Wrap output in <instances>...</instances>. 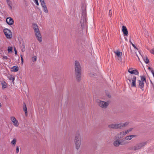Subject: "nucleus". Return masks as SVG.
Listing matches in <instances>:
<instances>
[{
	"label": "nucleus",
	"instance_id": "obj_29",
	"mask_svg": "<svg viewBox=\"0 0 154 154\" xmlns=\"http://www.w3.org/2000/svg\"><path fill=\"white\" fill-rule=\"evenodd\" d=\"M8 78L9 80H10L11 81L12 80L13 82L14 80V78L12 77L11 75H10L8 76Z\"/></svg>",
	"mask_w": 154,
	"mask_h": 154
},
{
	"label": "nucleus",
	"instance_id": "obj_2",
	"mask_svg": "<svg viewBox=\"0 0 154 154\" xmlns=\"http://www.w3.org/2000/svg\"><path fill=\"white\" fill-rule=\"evenodd\" d=\"M146 144V142L138 143L134 146L129 147L128 149L130 150L136 151L143 148Z\"/></svg>",
	"mask_w": 154,
	"mask_h": 154
},
{
	"label": "nucleus",
	"instance_id": "obj_1",
	"mask_svg": "<svg viewBox=\"0 0 154 154\" xmlns=\"http://www.w3.org/2000/svg\"><path fill=\"white\" fill-rule=\"evenodd\" d=\"M75 66L76 79L78 81H80L81 75V67L78 61H75Z\"/></svg>",
	"mask_w": 154,
	"mask_h": 154
},
{
	"label": "nucleus",
	"instance_id": "obj_42",
	"mask_svg": "<svg viewBox=\"0 0 154 154\" xmlns=\"http://www.w3.org/2000/svg\"><path fill=\"white\" fill-rule=\"evenodd\" d=\"M15 55L17 54V50H15Z\"/></svg>",
	"mask_w": 154,
	"mask_h": 154
},
{
	"label": "nucleus",
	"instance_id": "obj_22",
	"mask_svg": "<svg viewBox=\"0 0 154 154\" xmlns=\"http://www.w3.org/2000/svg\"><path fill=\"white\" fill-rule=\"evenodd\" d=\"M20 48L22 52H23L25 51L26 48L24 43H23L21 44Z\"/></svg>",
	"mask_w": 154,
	"mask_h": 154
},
{
	"label": "nucleus",
	"instance_id": "obj_16",
	"mask_svg": "<svg viewBox=\"0 0 154 154\" xmlns=\"http://www.w3.org/2000/svg\"><path fill=\"white\" fill-rule=\"evenodd\" d=\"M121 142H120L119 140H116L114 141L113 143V145L115 146H118L120 145H123Z\"/></svg>",
	"mask_w": 154,
	"mask_h": 154
},
{
	"label": "nucleus",
	"instance_id": "obj_23",
	"mask_svg": "<svg viewBox=\"0 0 154 154\" xmlns=\"http://www.w3.org/2000/svg\"><path fill=\"white\" fill-rule=\"evenodd\" d=\"M1 84L2 88L4 89L7 86V84L5 81H3L2 82Z\"/></svg>",
	"mask_w": 154,
	"mask_h": 154
},
{
	"label": "nucleus",
	"instance_id": "obj_31",
	"mask_svg": "<svg viewBox=\"0 0 154 154\" xmlns=\"http://www.w3.org/2000/svg\"><path fill=\"white\" fill-rule=\"evenodd\" d=\"M17 140L16 139L14 138L13 139V140L11 142V144L13 145L14 146L15 145L16 143V142Z\"/></svg>",
	"mask_w": 154,
	"mask_h": 154
},
{
	"label": "nucleus",
	"instance_id": "obj_38",
	"mask_svg": "<svg viewBox=\"0 0 154 154\" xmlns=\"http://www.w3.org/2000/svg\"><path fill=\"white\" fill-rule=\"evenodd\" d=\"M109 11V16L111 17V16L112 14L111 11V10H110Z\"/></svg>",
	"mask_w": 154,
	"mask_h": 154
},
{
	"label": "nucleus",
	"instance_id": "obj_26",
	"mask_svg": "<svg viewBox=\"0 0 154 154\" xmlns=\"http://www.w3.org/2000/svg\"><path fill=\"white\" fill-rule=\"evenodd\" d=\"M8 51L9 53L12 52V47H8Z\"/></svg>",
	"mask_w": 154,
	"mask_h": 154
},
{
	"label": "nucleus",
	"instance_id": "obj_9",
	"mask_svg": "<svg viewBox=\"0 0 154 154\" xmlns=\"http://www.w3.org/2000/svg\"><path fill=\"white\" fill-rule=\"evenodd\" d=\"M128 122H126L124 123H119L117 124V129L122 128L124 127L125 126L128 124Z\"/></svg>",
	"mask_w": 154,
	"mask_h": 154
},
{
	"label": "nucleus",
	"instance_id": "obj_25",
	"mask_svg": "<svg viewBox=\"0 0 154 154\" xmlns=\"http://www.w3.org/2000/svg\"><path fill=\"white\" fill-rule=\"evenodd\" d=\"M142 57L145 63H146V64H148L149 62V60L148 57H146L145 58L144 57Z\"/></svg>",
	"mask_w": 154,
	"mask_h": 154
},
{
	"label": "nucleus",
	"instance_id": "obj_35",
	"mask_svg": "<svg viewBox=\"0 0 154 154\" xmlns=\"http://www.w3.org/2000/svg\"><path fill=\"white\" fill-rule=\"evenodd\" d=\"M150 52L152 54H154V48L151 50Z\"/></svg>",
	"mask_w": 154,
	"mask_h": 154
},
{
	"label": "nucleus",
	"instance_id": "obj_34",
	"mask_svg": "<svg viewBox=\"0 0 154 154\" xmlns=\"http://www.w3.org/2000/svg\"><path fill=\"white\" fill-rule=\"evenodd\" d=\"M8 58L7 56H4L3 57V59L5 60V61H6V60H7Z\"/></svg>",
	"mask_w": 154,
	"mask_h": 154
},
{
	"label": "nucleus",
	"instance_id": "obj_43",
	"mask_svg": "<svg viewBox=\"0 0 154 154\" xmlns=\"http://www.w3.org/2000/svg\"><path fill=\"white\" fill-rule=\"evenodd\" d=\"M14 51H15V50H16V48H14Z\"/></svg>",
	"mask_w": 154,
	"mask_h": 154
},
{
	"label": "nucleus",
	"instance_id": "obj_39",
	"mask_svg": "<svg viewBox=\"0 0 154 154\" xmlns=\"http://www.w3.org/2000/svg\"><path fill=\"white\" fill-rule=\"evenodd\" d=\"M20 57H21V63L22 64H23V58L22 55H21Z\"/></svg>",
	"mask_w": 154,
	"mask_h": 154
},
{
	"label": "nucleus",
	"instance_id": "obj_15",
	"mask_svg": "<svg viewBox=\"0 0 154 154\" xmlns=\"http://www.w3.org/2000/svg\"><path fill=\"white\" fill-rule=\"evenodd\" d=\"M124 131L121 132L118 134L117 135L119 139H120L123 137L125 134Z\"/></svg>",
	"mask_w": 154,
	"mask_h": 154
},
{
	"label": "nucleus",
	"instance_id": "obj_19",
	"mask_svg": "<svg viewBox=\"0 0 154 154\" xmlns=\"http://www.w3.org/2000/svg\"><path fill=\"white\" fill-rule=\"evenodd\" d=\"M117 124H110L109 125L108 127L109 128H116L117 129Z\"/></svg>",
	"mask_w": 154,
	"mask_h": 154
},
{
	"label": "nucleus",
	"instance_id": "obj_44",
	"mask_svg": "<svg viewBox=\"0 0 154 154\" xmlns=\"http://www.w3.org/2000/svg\"><path fill=\"white\" fill-rule=\"evenodd\" d=\"M108 96L109 97H110V95H108Z\"/></svg>",
	"mask_w": 154,
	"mask_h": 154
},
{
	"label": "nucleus",
	"instance_id": "obj_28",
	"mask_svg": "<svg viewBox=\"0 0 154 154\" xmlns=\"http://www.w3.org/2000/svg\"><path fill=\"white\" fill-rule=\"evenodd\" d=\"M133 129V128H130L129 129H128L125 131V134H128V133H129V132L131 131Z\"/></svg>",
	"mask_w": 154,
	"mask_h": 154
},
{
	"label": "nucleus",
	"instance_id": "obj_18",
	"mask_svg": "<svg viewBox=\"0 0 154 154\" xmlns=\"http://www.w3.org/2000/svg\"><path fill=\"white\" fill-rule=\"evenodd\" d=\"M136 137L135 135H131L127 136L125 137V139L128 140H130L132 139V138Z\"/></svg>",
	"mask_w": 154,
	"mask_h": 154
},
{
	"label": "nucleus",
	"instance_id": "obj_32",
	"mask_svg": "<svg viewBox=\"0 0 154 154\" xmlns=\"http://www.w3.org/2000/svg\"><path fill=\"white\" fill-rule=\"evenodd\" d=\"M37 57L36 56H34L32 58V60L33 62L37 60Z\"/></svg>",
	"mask_w": 154,
	"mask_h": 154
},
{
	"label": "nucleus",
	"instance_id": "obj_3",
	"mask_svg": "<svg viewBox=\"0 0 154 154\" xmlns=\"http://www.w3.org/2000/svg\"><path fill=\"white\" fill-rule=\"evenodd\" d=\"M33 28L35 33L36 37L39 42L42 41L41 35L40 32L37 25L35 23H33L32 24Z\"/></svg>",
	"mask_w": 154,
	"mask_h": 154
},
{
	"label": "nucleus",
	"instance_id": "obj_40",
	"mask_svg": "<svg viewBox=\"0 0 154 154\" xmlns=\"http://www.w3.org/2000/svg\"><path fill=\"white\" fill-rule=\"evenodd\" d=\"M40 2H41V3L45 2L44 0H40Z\"/></svg>",
	"mask_w": 154,
	"mask_h": 154
},
{
	"label": "nucleus",
	"instance_id": "obj_45",
	"mask_svg": "<svg viewBox=\"0 0 154 154\" xmlns=\"http://www.w3.org/2000/svg\"><path fill=\"white\" fill-rule=\"evenodd\" d=\"M137 56V57H138V59H139V60H140V59H139V57H138V56Z\"/></svg>",
	"mask_w": 154,
	"mask_h": 154
},
{
	"label": "nucleus",
	"instance_id": "obj_41",
	"mask_svg": "<svg viewBox=\"0 0 154 154\" xmlns=\"http://www.w3.org/2000/svg\"><path fill=\"white\" fill-rule=\"evenodd\" d=\"M40 2H41V3L45 2L44 0H40Z\"/></svg>",
	"mask_w": 154,
	"mask_h": 154
},
{
	"label": "nucleus",
	"instance_id": "obj_30",
	"mask_svg": "<svg viewBox=\"0 0 154 154\" xmlns=\"http://www.w3.org/2000/svg\"><path fill=\"white\" fill-rule=\"evenodd\" d=\"M12 69H13V70L14 71V72H17V71L18 70V67L16 66H14L12 68Z\"/></svg>",
	"mask_w": 154,
	"mask_h": 154
},
{
	"label": "nucleus",
	"instance_id": "obj_6",
	"mask_svg": "<svg viewBox=\"0 0 154 154\" xmlns=\"http://www.w3.org/2000/svg\"><path fill=\"white\" fill-rule=\"evenodd\" d=\"M4 33L8 38H11V31L7 29H5L4 30Z\"/></svg>",
	"mask_w": 154,
	"mask_h": 154
},
{
	"label": "nucleus",
	"instance_id": "obj_27",
	"mask_svg": "<svg viewBox=\"0 0 154 154\" xmlns=\"http://www.w3.org/2000/svg\"><path fill=\"white\" fill-rule=\"evenodd\" d=\"M138 81H142L144 82H146V79L144 76H141V80H139Z\"/></svg>",
	"mask_w": 154,
	"mask_h": 154
},
{
	"label": "nucleus",
	"instance_id": "obj_8",
	"mask_svg": "<svg viewBox=\"0 0 154 154\" xmlns=\"http://www.w3.org/2000/svg\"><path fill=\"white\" fill-rule=\"evenodd\" d=\"M130 82L131 81V86L133 87H135L136 85V77L134 76L131 79H129Z\"/></svg>",
	"mask_w": 154,
	"mask_h": 154
},
{
	"label": "nucleus",
	"instance_id": "obj_46",
	"mask_svg": "<svg viewBox=\"0 0 154 154\" xmlns=\"http://www.w3.org/2000/svg\"><path fill=\"white\" fill-rule=\"evenodd\" d=\"M126 40L127 41V39H126Z\"/></svg>",
	"mask_w": 154,
	"mask_h": 154
},
{
	"label": "nucleus",
	"instance_id": "obj_21",
	"mask_svg": "<svg viewBox=\"0 0 154 154\" xmlns=\"http://www.w3.org/2000/svg\"><path fill=\"white\" fill-rule=\"evenodd\" d=\"M23 110L24 111L25 115L27 116V108L25 103H24L23 106Z\"/></svg>",
	"mask_w": 154,
	"mask_h": 154
},
{
	"label": "nucleus",
	"instance_id": "obj_5",
	"mask_svg": "<svg viewBox=\"0 0 154 154\" xmlns=\"http://www.w3.org/2000/svg\"><path fill=\"white\" fill-rule=\"evenodd\" d=\"M97 102L100 106L103 109H106L107 108L109 105L108 102H105L98 100Z\"/></svg>",
	"mask_w": 154,
	"mask_h": 154
},
{
	"label": "nucleus",
	"instance_id": "obj_4",
	"mask_svg": "<svg viewBox=\"0 0 154 154\" xmlns=\"http://www.w3.org/2000/svg\"><path fill=\"white\" fill-rule=\"evenodd\" d=\"M74 142L75 145L76 149H79L81 145V137L79 134L76 135L74 140Z\"/></svg>",
	"mask_w": 154,
	"mask_h": 154
},
{
	"label": "nucleus",
	"instance_id": "obj_7",
	"mask_svg": "<svg viewBox=\"0 0 154 154\" xmlns=\"http://www.w3.org/2000/svg\"><path fill=\"white\" fill-rule=\"evenodd\" d=\"M11 120L13 123L15 127H17L19 125V122L16 119L14 116L11 117Z\"/></svg>",
	"mask_w": 154,
	"mask_h": 154
},
{
	"label": "nucleus",
	"instance_id": "obj_17",
	"mask_svg": "<svg viewBox=\"0 0 154 154\" xmlns=\"http://www.w3.org/2000/svg\"><path fill=\"white\" fill-rule=\"evenodd\" d=\"M144 82L142 81H139L138 87L143 90V88L144 87Z\"/></svg>",
	"mask_w": 154,
	"mask_h": 154
},
{
	"label": "nucleus",
	"instance_id": "obj_37",
	"mask_svg": "<svg viewBox=\"0 0 154 154\" xmlns=\"http://www.w3.org/2000/svg\"><path fill=\"white\" fill-rule=\"evenodd\" d=\"M34 2L37 5H39V3H38V0H35L34 1Z\"/></svg>",
	"mask_w": 154,
	"mask_h": 154
},
{
	"label": "nucleus",
	"instance_id": "obj_14",
	"mask_svg": "<svg viewBox=\"0 0 154 154\" xmlns=\"http://www.w3.org/2000/svg\"><path fill=\"white\" fill-rule=\"evenodd\" d=\"M6 1L7 3V4L9 7L10 10L11 11H12L13 10V8L12 6V2L10 0H6Z\"/></svg>",
	"mask_w": 154,
	"mask_h": 154
},
{
	"label": "nucleus",
	"instance_id": "obj_10",
	"mask_svg": "<svg viewBox=\"0 0 154 154\" xmlns=\"http://www.w3.org/2000/svg\"><path fill=\"white\" fill-rule=\"evenodd\" d=\"M7 23L9 25H12L13 24L14 21L13 19L10 17L7 18L6 19Z\"/></svg>",
	"mask_w": 154,
	"mask_h": 154
},
{
	"label": "nucleus",
	"instance_id": "obj_36",
	"mask_svg": "<svg viewBox=\"0 0 154 154\" xmlns=\"http://www.w3.org/2000/svg\"><path fill=\"white\" fill-rule=\"evenodd\" d=\"M16 152L17 153H18L19 152V148L18 146H17L16 149Z\"/></svg>",
	"mask_w": 154,
	"mask_h": 154
},
{
	"label": "nucleus",
	"instance_id": "obj_13",
	"mask_svg": "<svg viewBox=\"0 0 154 154\" xmlns=\"http://www.w3.org/2000/svg\"><path fill=\"white\" fill-rule=\"evenodd\" d=\"M41 5L44 11L46 13H47L48 12V10L45 5V2L42 3Z\"/></svg>",
	"mask_w": 154,
	"mask_h": 154
},
{
	"label": "nucleus",
	"instance_id": "obj_11",
	"mask_svg": "<svg viewBox=\"0 0 154 154\" xmlns=\"http://www.w3.org/2000/svg\"><path fill=\"white\" fill-rule=\"evenodd\" d=\"M128 72L132 74L138 75L139 74V72L137 70H132L131 69H130L128 70Z\"/></svg>",
	"mask_w": 154,
	"mask_h": 154
},
{
	"label": "nucleus",
	"instance_id": "obj_24",
	"mask_svg": "<svg viewBox=\"0 0 154 154\" xmlns=\"http://www.w3.org/2000/svg\"><path fill=\"white\" fill-rule=\"evenodd\" d=\"M115 53L119 57L120 56H121L122 55V52L119 51L118 50H117L116 51H115Z\"/></svg>",
	"mask_w": 154,
	"mask_h": 154
},
{
	"label": "nucleus",
	"instance_id": "obj_12",
	"mask_svg": "<svg viewBox=\"0 0 154 154\" xmlns=\"http://www.w3.org/2000/svg\"><path fill=\"white\" fill-rule=\"evenodd\" d=\"M122 30L124 35L126 36L128 34V31L125 26H122Z\"/></svg>",
	"mask_w": 154,
	"mask_h": 154
},
{
	"label": "nucleus",
	"instance_id": "obj_33",
	"mask_svg": "<svg viewBox=\"0 0 154 154\" xmlns=\"http://www.w3.org/2000/svg\"><path fill=\"white\" fill-rule=\"evenodd\" d=\"M130 41V43H131V44L132 46L134 47V48L135 49H136L137 50H138V49L137 48V47L134 45L132 42H131V41L130 40L129 41Z\"/></svg>",
	"mask_w": 154,
	"mask_h": 154
},
{
	"label": "nucleus",
	"instance_id": "obj_20",
	"mask_svg": "<svg viewBox=\"0 0 154 154\" xmlns=\"http://www.w3.org/2000/svg\"><path fill=\"white\" fill-rule=\"evenodd\" d=\"M86 14V8L85 6L82 7V15L83 16H85Z\"/></svg>",
	"mask_w": 154,
	"mask_h": 154
}]
</instances>
